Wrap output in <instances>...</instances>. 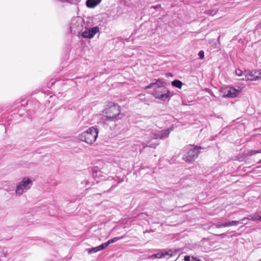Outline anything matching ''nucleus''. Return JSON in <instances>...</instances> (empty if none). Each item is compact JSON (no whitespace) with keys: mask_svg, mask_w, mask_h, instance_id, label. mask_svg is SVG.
Masks as SVG:
<instances>
[{"mask_svg":"<svg viewBox=\"0 0 261 261\" xmlns=\"http://www.w3.org/2000/svg\"><path fill=\"white\" fill-rule=\"evenodd\" d=\"M105 115L100 123L108 124L110 122H115L121 118V111L117 103L109 102L103 112Z\"/></svg>","mask_w":261,"mask_h":261,"instance_id":"f257e3e1","label":"nucleus"},{"mask_svg":"<svg viewBox=\"0 0 261 261\" xmlns=\"http://www.w3.org/2000/svg\"><path fill=\"white\" fill-rule=\"evenodd\" d=\"M164 84L165 83L160 80V84H158L154 88L152 94L155 98L165 101L169 100L173 95V93L170 92Z\"/></svg>","mask_w":261,"mask_h":261,"instance_id":"f03ea898","label":"nucleus"},{"mask_svg":"<svg viewBox=\"0 0 261 261\" xmlns=\"http://www.w3.org/2000/svg\"><path fill=\"white\" fill-rule=\"evenodd\" d=\"M98 134V129L94 127L89 128L86 131H85L79 135V139L83 142H85L88 144H91L94 143Z\"/></svg>","mask_w":261,"mask_h":261,"instance_id":"7ed1b4c3","label":"nucleus"},{"mask_svg":"<svg viewBox=\"0 0 261 261\" xmlns=\"http://www.w3.org/2000/svg\"><path fill=\"white\" fill-rule=\"evenodd\" d=\"M208 147H210V145L207 146H205L202 144L199 146L192 145L184 155L183 159L186 162H192L197 158L201 149H204Z\"/></svg>","mask_w":261,"mask_h":261,"instance_id":"20e7f679","label":"nucleus"},{"mask_svg":"<svg viewBox=\"0 0 261 261\" xmlns=\"http://www.w3.org/2000/svg\"><path fill=\"white\" fill-rule=\"evenodd\" d=\"M84 25V19L80 17H73L69 23L70 32L72 34H79Z\"/></svg>","mask_w":261,"mask_h":261,"instance_id":"39448f33","label":"nucleus"},{"mask_svg":"<svg viewBox=\"0 0 261 261\" xmlns=\"http://www.w3.org/2000/svg\"><path fill=\"white\" fill-rule=\"evenodd\" d=\"M32 185V180H21L16 187V194L20 196L23 192L29 190Z\"/></svg>","mask_w":261,"mask_h":261,"instance_id":"423d86ee","label":"nucleus"},{"mask_svg":"<svg viewBox=\"0 0 261 261\" xmlns=\"http://www.w3.org/2000/svg\"><path fill=\"white\" fill-rule=\"evenodd\" d=\"M220 92L221 94L223 97L234 98L238 95L240 91L233 88V87H227L222 88Z\"/></svg>","mask_w":261,"mask_h":261,"instance_id":"0eeeda50","label":"nucleus"},{"mask_svg":"<svg viewBox=\"0 0 261 261\" xmlns=\"http://www.w3.org/2000/svg\"><path fill=\"white\" fill-rule=\"evenodd\" d=\"M172 130V128H169L167 129L156 131L153 133H151L150 137L153 139H164L169 136L171 131Z\"/></svg>","mask_w":261,"mask_h":261,"instance_id":"6e6552de","label":"nucleus"},{"mask_svg":"<svg viewBox=\"0 0 261 261\" xmlns=\"http://www.w3.org/2000/svg\"><path fill=\"white\" fill-rule=\"evenodd\" d=\"M99 31V29L98 27H93L84 31L81 35L83 38L91 39Z\"/></svg>","mask_w":261,"mask_h":261,"instance_id":"1a4fd4ad","label":"nucleus"},{"mask_svg":"<svg viewBox=\"0 0 261 261\" xmlns=\"http://www.w3.org/2000/svg\"><path fill=\"white\" fill-rule=\"evenodd\" d=\"M245 77L240 79L241 80L257 81L259 80L258 71H245Z\"/></svg>","mask_w":261,"mask_h":261,"instance_id":"9d476101","label":"nucleus"},{"mask_svg":"<svg viewBox=\"0 0 261 261\" xmlns=\"http://www.w3.org/2000/svg\"><path fill=\"white\" fill-rule=\"evenodd\" d=\"M243 222L242 221V219L241 220H240V221H230L226 222H224V223H221L220 224H216V227L217 228H219L222 227H228V226H232V225L236 226L238 224H243Z\"/></svg>","mask_w":261,"mask_h":261,"instance_id":"9b49d317","label":"nucleus"},{"mask_svg":"<svg viewBox=\"0 0 261 261\" xmlns=\"http://www.w3.org/2000/svg\"><path fill=\"white\" fill-rule=\"evenodd\" d=\"M166 256H172V252L171 250H169V251H163L162 252L158 253L156 254H153L150 256L149 258H161L164 257H165Z\"/></svg>","mask_w":261,"mask_h":261,"instance_id":"f8f14e48","label":"nucleus"},{"mask_svg":"<svg viewBox=\"0 0 261 261\" xmlns=\"http://www.w3.org/2000/svg\"><path fill=\"white\" fill-rule=\"evenodd\" d=\"M101 0H87L86 4L87 7L93 8L97 6Z\"/></svg>","mask_w":261,"mask_h":261,"instance_id":"ddd939ff","label":"nucleus"},{"mask_svg":"<svg viewBox=\"0 0 261 261\" xmlns=\"http://www.w3.org/2000/svg\"><path fill=\"white\" fill-rule=\"evenodd\" d=\"M92 175L94 178L99 177L101 175V171L97 166H95L92 169Z\"/></svg>","mask_w":261,"mask_h":261,"instance_id":"4468645a","label":"nucleus"},{"mask_svg":"<svg viewBox=\"0 0 261 261\" xmlns=\"http://www.w3.org/2000/svg\"><path fill=\"white\" fill-rule=\"evenodd\" d=\"M171 85L173 87L181 89L183 84L180 81L178 80H175L171 82Z\"/></svg>","mask_w":261,"mask_h":261,"instance_id":"2eb2a0df","label":"nucleus"},{"mask_svg":"<svg viewBox=\"0 0 261 261\" xmlns=\"http://www.w3.org/2000/svg\"><path fill=\"white\" fill-rule=\"evenodd\" d=\"M94 182H90L89 180H81V186H84L85 188V190H88L90 189V187H89V185H94Z\"/></svg>","mask_w":261,"mask_h":261,"instance_id":"dca6fc26","label":"nucleus"},{"mask_svg":"<svg viewBox=\"0 0 261 261\" xmlns=\"http://www.w3.org/2000/svg\"><path fill=\"white\" fill-rule=\"evenodd\" d=\"M154 81H155L154 82H152V83L149 84L146 87H145V89H150V88H153L154 86L155 87L157 86L158 84H160V80H159V79H158V80L155 79Z\"/></svg>","mask_w":261,"mask_h":261,"instance_id":"f3484780","label":"nucleus"},{"mask_svg":"<svg viewBox=\"0 0 261 261\" xmlns=\"http://www.w3.org/2000/svg\"><path fill=\"white\" fill-rule=\"evenodd\" d=\"M86 251H87L89 254H92L99 251L97 246L92 248L86 249Z\"/></svg>","mask_w":261,"mask_h":261,"instance_id":"a211bd4d","label":"nucleus"},{"mask_svg":"<svg viewBox=\"0 0 261 261\" xmlns=\"http://www.w3.org/2000/svg\"><path fill=\"white\" fill-rule=\"evenodd\" d=\"M122 238V237H115L112 239H110L109 240H108L107 242V243L108 244V246L112 244V243H113L114 242H117V241L120 240Z\"/></svg>","mask_w":261,"mask_h":261,"instance_id":"6ab92c4d","label":"nucleus"},{"mask_svg":"<svg viewBox=\"0 0 261 261\" xmlns=\"http://www.w3.org/2000/svg\"><path fill=\"white\" fill-rule=\"evenodd\" d=\"M108 246V244L107 243V242H105V243H103V244H101L100 245L97 246V247H98V250L100 251V250H103Z\"/></svg>","mask_w":261,"mask_h":261,"instance_id":"aec40b11","label":"nucleus"},{"mask_svg":"<svg viewBox=\"0 0 261 261\" xmlns=\"http://www.w3.org/2000/svg\"><path fill=\"white\" fill-rule=\"evenodd\" d=\"M252 217L253 218V221H256L261 220V216H259L257 213H255L252 215Z\"/></svg>","mask_w":261,"mask_h":261,"instance_id":"412c9836","label":"nucleus"},{"mask_svg":"<svg viewBox=\"0 0 261 261\" xmlns=\"http://www.w3.org/2000/svg\"><path fill=\"white\" fill-rule=\"evenodd\" d=\"M236 73L239 77H240V76H243L244 75L245 72H243L240 69H237L236 70Z\"/></svg>","mask_w":261,"mask_h":261,"instance_id":"4be33fe9","label":"nucleus"},{"mask_svg":"<svg viewBox=\"0 0 261 261\" xmlns=\"http://www.w3.org/2000/svg\"><path fill=\"white\" fill-rule=\"evenodd\" d=\"M199 58L200 59H202L204 57V53L203 50H200L198 53Z\"/></svg>","mask_w":261,"mask_h":261,"instance_id":"5701e85b","label":"nucleus"},{"mask_svg":"<svg viewBox=\"0 0 261 261\" xmlns=\"http://www.w3.org/2000/svg\"><path fill=\"white\" fill-rule=\"evenodd\" d=\"M246 219L253 221V218L252 217V215H249L248 216H247L246 217L243 218L242 219V221L243 222V221L246 220Z\"/></svg>","mask_w":261,"mask_h":261,"instance_id":"b1692460","label":"nucleus"},{"mask_svg":"<svg viewBox=\"0 0 261 261\" xmlns=\"http://www.w3.org/2000/svg\"><path fill=\"white\" fill-rule=\"evenodd\" d=\"M158 145V143H150L149 144V145H147V146L149 147H151V148H155L156 146Z\"/></svg>","mask_w":261,"mask_h":261,"instance_id":"393cba45","label":"nucleus"},{"mask_svg":"<svg viewBox=\"0 0 261 261\" xmlns=\"http://www.w3.org/2000/svg\"><path fill=\"white\" fill-rule=\"evenodd\" d=\"M256 150H250L248 152V154L249 155H252L253 154H256L257 152H256Z\"/></svg>","mask_w":261,"mask_h":261,"instance_id":"a878e982","label":"nucleus"},{"mask_svg":"<svg viewBox=\"0 0 261 261\" xmlns=\"http://www.w3.org/2000/svg\"><path fill=\"white\" fill-rule=\"evenodd\" d=\"M184 260L185 261H190V257L189 255H186L184 257Z\"/></svg>","mask_w":261,"mask_h":261,"instance_id":"bb28decb","label":"nucleus"},{"mask_svg":"<svg viewBox=\"0 0 261 261\" xmlns=\"http://www.w3.org/2000/svg\"><path fill=\"white\" fill-rule=\"evenodd\" d=\"M215 46H216V47H215V48H219V43H217V44L216 43L215 44ZM214 48V46H213V49Z\"/></svg>","mask_w":261,"mask_h":261,"instance_id":"cd10ccee","label":"nucleus"},{"mask_svg":"<svg viewBox=\"0 0 261 261\" xmlns=\"http://www.w3.org/2000/svg\"><path fill=\"white\" fill-rule=\"evenodd\" d=\"M59 1H60L62 3H66L68 2V0H58Z\"/></svg>","mask_w":261,"mask_h":261,"instance_id":"c85d7f7f","label":"nucleus"},{"mask_svg":"<svg viewBox=\"0 0 261 261\" xmlns=\"http://www.w3.org/2000/svg\"><path fill=\"white\" fill-rule=\"evenodd\" d=\"M258 75L259 77V80H261V72L258 71Z\"/></svg>","mask_w":261,"mask_h":261,"instance_id":"c756f323","label":"nucleus"},{"mask_svg":"<svg viewBox=\"0 0 261 261\" xmlns=\"http://www.w3.org/2000/svg\"><path fill=\"white\" fill-rule=\"evenodd\" d=\"M256 152H257V153H261V149L257 150Z\"/></svg>","mask_w":261,"mask_h":261,"instance_id":"7c9ffc66","label":"nucleus"},{"mask_svg":"<svg viewBox=\"0 0 261 261\" xmlns=\"http://www.w3.org/2000/svg\"><path fill=\"white\" fill-rule=\"evenodd\" d=\"M191 261H200L199 260H196L193 257V259Z\"/></svg>","mask_w":261,"mask_h":261,"instance_id":"2f4dec72","label":"nucleus"},{"mask_svg":"<svg viewBox=\"0 0 261 261\" xmlns=\"http://www.w3.org/2000/svg\"><path fill=\"white\" fill-rule=\"evenodd\" d=\"M22 179H23V180H25V179H30V178L24 177Z\"/></svg>","mask_w":261,"mask_h":261,"instance_id":"473e14b6","label":"nucleus"},{"mask_svg":"<svg viewBox=\"0 0 261 261\" xmlns=\"http://www.w3.org/2000/svg\"><path fill=\"white\" fill-rule=\"evenodd\" d=\"M144 215H145V214H144V213H141V214H140V216H143Z\"/></svg>","mask_w":261,"mask_h":261,"instance_id":"72a5a7b5","label":"nucleus"},{"mask_svg":"<svg viewBox=\"0 0 261 261\" xmlns=\"http://www.w3.org/2000/svg\"><path fill=\"white\" fill-rule=\"evenodd\" d=\"M242 77H245V75H243V76H240V79L241 78H242Z\"/></svg>","mask_w":261,"mask_h":261,"instance_id":"f704fd0d","label":"nucleus"}]
</instances>
